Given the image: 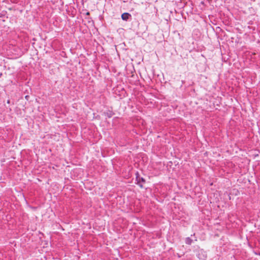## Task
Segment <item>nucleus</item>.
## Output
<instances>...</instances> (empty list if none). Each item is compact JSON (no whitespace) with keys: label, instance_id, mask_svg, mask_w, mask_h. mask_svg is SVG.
<instances>
[{"label":"nucleus","instance_id":"obj_1","mask_svg":"<svg viewBox=\"0 0 260 260\" xmlns=\"http://www.w3.org/2000/svg\"><path fill=\"white\" fill-rule=\"evenodd\" d=\"M136 181L137 184L141 187L142 188L143 187V184H144L146 182L145 179L143 177H141L138 172H137L136 174Z\"/></svg>","mask_w":260,"mask_h":260},{"label":"nucleus","instance_id":"obj_3","mask_svg":"<svg viewBox=\"0 0 260 260\" xmlns=\"http://www.w3.org/2000/svg\"><path fill=\"white\" fill-rule=\"evenodd\" d=\"M114 113L112 111L108 110L107 111L104 112L105 116H107L108 118H111Z\"/></svg>","mask_w":260,"mask_h":260},{"label":"nucleus","instance_id":"obj_5","mask_svg":"<svg viewBox=\"0 0 260 260\" xmlns=\"http://www.w3.org/2000/svg\"><path fill=\"white\" fill-rule=\"evenodd\" d=\"M89 12H87V15H89Z\"/></svg>","mask_w":260,"mask_h":260},{"label":"nucleus","instance_id":"obj_2","mask_svg":"<svg viewBox=\"0 0 260 260\" xmlns=\"http://www.w3.org/2000/svg\"><path fill=\"white\" fill-rule=\"evenodd\" d=\"M131 17V15L128 13H124L121 15V18L125 21H127Z\"/></svg>","mask_w":260,"mask_h":260},{"label":"nucleus","instance_id":"obj_4","mask_svg":"<svg viewBox=\"0 0 260 260\" xmlns=\"http://www.w3.org/2000/svg\"><path fill=\"white\" fill-rule=\"evenodd\" d=\"M192 242V240L190 238H189V237L186 238L185 243L186 244L191 245Z\"/></svg>","mask_w":260,"mask_h":260}]
</instances>
